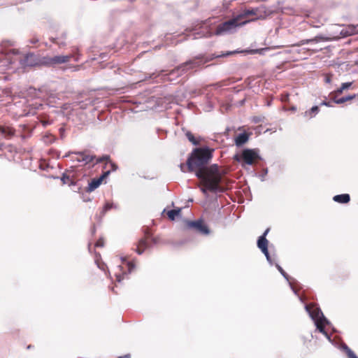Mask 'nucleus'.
<instances>
[{
  "label": "nucleus",
  "mask_w": 358,
  "mask_h": 358,
  "mask_svg": "<svg viewBox=\"0 0 358 358\" xmlns=\"http://www.w3.org/2000/svg\"><path fill=\"white\" fill-rule=\"evenodd\" d=\"M213 151L208 147L194 148L187 159L189 172L194 171L203 186L210 192L219 189L224 174L217 164L206 166L213 157Z\"/></svg>",
  "instance_id": "1"
},
{
  "label": "nucleus",
  "mask_w": 358,
  "mask_h": 358,
  "mask_svg": "<svg viewBox=\"0 0 358 358\" xmlns=\"http://www.w3.org/2000/svg\"><path fill=\"white\" fill-rule=\"evenodd\" d=\"M185 136L193 145H199L200 141L196 139L191 131H187L185 133Z\"/></svg>",
  "instance_id": "20"
},
{
  "label": "nucleus",
  "mask_w": 358,
  "mask_h": 358,
  "mask_svg": "<svg viewBox=\"0 0 358 358\" xmlns=\"http://www.w3.org/2000/svg\"><path fill=\"white\" fill-rule=\"evenodd\" d=\"M348 356H349V358H358V357L355 353H353L352 352H350L348 354Z\"/></svg>",
  "instance_id": "32"
},
{
  "label": "nucleus",
  "mask_w": 358,
  "mask_h": 358,
  "mask_svg": "<svg viewBox=\"0 0 358 358\" xmlns=\"http://www.w3.org/2000/svg\"><path fill=\"white\" fill-rule=\"evenodd\" d=\"M207 62V60L204 59L203 56L199 55L193 58L192 59L183 63L180 65L177 68L174 69L171 71V73H174L177 72H184L187 71L188 69H193L196 67L201 66Z\"/></svg>",
  "instance_id": "5"
},
{
  "label": "nucleus",
  "mask_w": 358,
  "mask_h": 358,
  "mask_svg": "<svg viewBox=\"0 0 358 358\" xmlns=\"http://www.w3.org/2000/svg\"><path fill=\"white\" fill-rule=\"evenodd\" d=\"M62 180L64 184H67L68 185L71 186L75 184L74 180L68 175L64 173L62 178Z\"/></svg>",
  "instance_id": "22"
},
{
  "label": "nucleus",
  "mask_w": 358,
  "mask_h": 358,
  "mask_svg": "<svg viewBox=\"0 0 358 358\" xmlns=\"http://www.w3.org/2000/svg\"><path fill=\"white\" fill-rule=\"evenodd\" d=\"M180 169L182 172H187V171H188V169H187V163L186 164H180Z\"/></svg>",
  "instance_id": "31"
},
{
  "label": "nucleus",
  "mask_w": 358,
  "mask_h": 358,
  "mask_svg": "<svg viewBox=\"0 0 358 358\" xmlns=\"http://www.w3.org/2000/svg\"><path fill=\"white\" fill-rule=\"evenodd\" d=\"M317 329L322 333L326 334L324 331V322L323 319H319L316 321Z\"/></svg>",
  "instance_id": "23"
},
{
  "label": "nucleus",
  "mask_w": 358,
  "mask_h": 358,
  "mask_svg": "<svg viewBox=\"0 0 358 358\" xmlns=\"http://www.w3.org/2000/svg\"><path fill=\"white\" fill-rule=\"evenodd\" d=\"M0 133L6 138H11L15 134V130L9 126H0Z\"/></svg>",
  "instance_id": "14"
},
{
  "label": "nucleus",
  "mask_w": 358,
  "mask_h": 358,
  "mask_svg": "<svg viewBox=\"0 0 358 358\" xmlns=\"http://www.w3.org/2000/svg\"><path fill=\"white\" fill-rule=\"evenodd\" d=\"M320 111L319 107L315 106L312 107L310 110H306L303 113V116L306 119H311L314 117Z\"/></svg>",
  "instance_id": "15"
},
{
  "label": "nucleus",
  "mask_w": 358,
  "mask_h": 358,
  "mask_svg": "<svg viewBox=\"0 0 358 358\" xmlns=\"http://www.w3.org/2000/svg\"><path fill=\"white\" fill-rule=\"evenodd\" d=\"M257 15V10L255 9H248L245 10L243 13L240 14L239 15H242V20L244 18L250 16V15Z\"/></svg>",
  "instance_id": "21"
},
{
  "label": "nucleus",
  "mask_w": 358,
  "mask_h": 358,
  "mask_svg": "<svg viewBox=\"0 0 358 358\" xmlns=\"http://www.w3.org/2000/svg\"><path fill=\"white\" fill-rule=\"evenodd\" d=\"M115 207L113 203L107 202L103 207L102 214L104 215L107 211Z\"/></svg>",
  "instance_id": "25"
},
{
  "label": "nucleus",
  "mask_w": 358,
  "mask_h": 358,
  "mask_svg": "<svg viewBox=\"0 0 358 358\" xmlns=\"http://www.w3.org/2000/svg\"><path fill=\"white\" fill-rule=\"evenodd\" d=\"M59 38H53V37H52V38H50V40L52 43H55V44H57V41H58V40H59Z\"/></svg>",
  "instance_id": "33"
},
{
  "label": "nucleus",
  "mask_w": 358,
  "mask_h": 358,
  "mask_svg": "<svg viewBox=\"0 0 358 358\" xmlns=\"http://www.w3.org/2000/svg\"><path fill=\"white\" fill-rule=\"evenodd\" d=\"M152 235V232L150 228L148 227H143V236L135 244L136 248L134 250L138 255L143 254L150 247Z\"/></svg>",
  "instance_id": "6"
},
{
  "label": "nucleus",
  "mask_w": 358,
  "mask_h": 358,
  "mask_svg": "<svg viewBox=\"0 0 358 358\" xmlns=\"http://www.w3.org/2000/svg\"><path fill=\"white\" fill-rule=\"evenodd\" d=\"M150 241H152V243L153 244H158L160 243V238L159 236H155V237H151L150 238Z\"/></svg>",
  "instance_id": "29"
},
{
  "label": "nucleus",
  "mask_w": 358,
  "mask_h": 358,
  "mask_svg": "<svg viewBox=\"0 0 358 358\" xmlns=\"http://www.w3.org/2000/svg\"><path fill=\"white\" fill-rule=\"evenodd\" d=\"M343 91H344V90H343V87L341 86V87H340V88H338V89L336 91V92L337 94H342V93H343Z\"/></svg>",
  "instance_id": "34"
},
{
  "label": "nucleus",
  "mask_w": 358,
  "mask_h": 358,
  "mask_svg": "<svg viewBox=\"0 0 358 358\" xmlns=\"http://www.w3.org/2000/svg\"><path fill=\"white\" fill-rule=\"evenodd\" d=\"M268 240L264 238V236H259L257 241V246L261 250V251L264 253V255L266 256V259L270 262L272 263L271 257L268 253Z\"/></svg>",
  "instance_id": "11"
},
{
  "label": "nucleus",
  "mask_w": 358,
  "mask_h": 358,
  "mask_svg": "<svg viewBox=\"0 0 358 358\" xmlns=\"http://www.w3.org/2000/svg\"><path fill=\"white\" fill-rule=\"evenodd\" d=\"M187 226L190 228H194L196 231L201 234L208 235L210 234L208 227L202 220L189 222L187 223Z\"/></svg>",
  "instance_id": "10"
},
{
  "label": "nucleus",
  "mask_w": 358,
  "mask_h": 358,
  "mask_svg": "<svg viewBox=\"0 0 358 358\" xmlns=\"http://www.w3.org/2000/svg\"><path fill=\"white\" fill-rule=\"evenodd\" d=\"M65 38H66V34H63L58 40L57 45H58L59 47L65 46L66 45V42L64 41Z\"/></svg>",
  "instance_id": "26"
},
{
  "label": "nucleus",
  "mask_w": 358,
  "mask_h": 358,
  "mask_svg": "<svg viewBox=\"0 0 358 358\" xmlns=\"http://www.w3.org/2000/svg\"><path fill=\"white\" fill-rule=\"evenodd\" d=\"M321 105L322 106H331L330 103L329 102H327V101H323L321 103Z\"/></svg>",
  "instance_id": "35"
},
{
  "label": "nucleus",
  "mask_w": 358,
  "mask_h": 358,
  "mask_svg": "<svg viewBox=\"0 0 358 358\" xmlns=\"http://www.w3.org/2000/svg\"><path fill=\"white\" fill-rule=\"evenodd\" d=\"M309 308H310V307H309V306H306V309H307L308 310H309Z\"/></svg>",
  "instance_id": "38"
},
{
  "label": "nucleus",
  "mask_w": 358,
  "mask_h": 358,
  "mask_svg": "<svg viewBox=\"0 0 358 358\" xmlns=\"http://www.w3.org/2000/svg\"><path fill=\"white\" fill-rule=\"evenodd\" d=\"M29 44L32 45V47H37L39 43V38L37 35L34 34L31 38L29 40Z\"/></svg>",
  "instance_id": "24"
},
{
  "label": "nucleus",
  "mask_w": 358,
  "mask_h": 358,
  "mask_svg": "<svg viewBox=\"0 0 358 358\" xmlns=\"http://www.w3.org/2000/svg\"><path fill=\"white\" fill-rule=\"evenodd\" d=\"M250 135V134L245 131L238 134L234 138L235 145L240 147L245 144L249 140Z\"/></svg>",
  "instance_id": "12"
},
{
  "label": "nucleus",
  "mask_w": 358,
  "mask_h": 358,
  "mask_svg": "<svg viewBox=\"0 0 358 358\" xmlns=\"http://www.w3.org/2000/svg\"><path fill=\"white\" fill-rule=\"evenodd\" d=\"M322 39H323V38L322 36H316L313 38L302 40L296 45L300 46V45L308 44L310 43H317Z\"/></svg>",
  "instance_id": "19"
},
{
  "label": "nucleus",
  "mask_w": 358,
  "mask_h": 358,
  "mask_svg": "<svg viewBox=\"0 0 358 358\" xmlns=\"http://www.w3.org/2000/svg\"><path fill=\"white\" fill-rule=\"evenodd\" d=\"M333 199L340 203H347L350 201V196L348 194H343L334 196Z\"/></svg>",
  "instance_id": "16"
},
{
  "label": "nucleus",
  "mask_w": 358,
  "mask_h": 358,
  "mask_svg": "<svg viewBox=\"0 0 358 358\" xmlns=\"http://www.w3.org/2000/svg\"><path fill=\"white\" fill-rule=\"evenodd\" d=\"M75 60H76V61H78V57H76L75 58Z\"/></svg>",
  "instance_id": "39"
},
{
  "label": "nucleus",
  "mask_w": 358,
  "mask_h": 358,
  "mask_svg": "<svg viewBox=\"0 0 358 358\" xmlns=\"http://www.w3.org/2000/svg\"><path fill=\"white\" fill-rule=\"evenodd\" d=\"M134 268L135 265L133 262L123 261L122 264L120 266V272L115 273L116 280L120 282L126 275L131 273Z\"/></svg>",
  "instance_id": "8"
},
{
  "label": "nucleus",
  "mask_w": 358,
  "mask_h": 358,
  "mask_svg": "<svg viewBox=\"0 0 358 358\" xmlns=\"http://www.w3.org/2000/svg\"><path fill=\"white\" fill-rule=\"evenodd\" d=\"M103 246H104V239L103 238H99L95 243V247H103Z\"/></svg>",
  "instance_id": "27"
},
{
  "label": "nucleus",
  "mask_w": 358,
  "mask_h": 358,
  "mask_svg": "<svg viewBox=\"0 0 358 358\" xmlns=\"http://www.w3.org/2000/svg\"><path fill=\"white\" fill-rule=\"evenodd\" d=\"M247 22H248V20L242 21V15H237L228 21L220 24L216 28L215 34L219 36L230 33L238 27L244 25Z\"/></svg>",
  "instance_id": "3"
},
{
  "label": "nucleus",
  "mask_w": 358,
  "mask_h": 358,
  "mask_svg": "<svg viewBox=\"0 0 358 358\" xmlns=\"http://www.w3.org/2000/svg\"><path fill=\"white\" fill-rule=\"evenodd\" d=\"M355 97H356V94H353V95H349V96H345V97H342V98H340V99L334 98L333 101H334V103H336L337 104H341V103H344L345 101L352 100Z\"/></svg>",
  "instance_id": "18"
},
{
  "label": "nucleus",
  "mask_w": 358,
  "mask_h": 358,
  "mask_svg": "<svg viewBox=\"0 0 358 358\" xmlns=\"http://www.w3.org/2000/svg\"><path fill=\"white\" fill-rule=\"evenodd\" d=\"M22 64L27 66H34L39 64V63L36 61V56L32 53L27 54L24 57Z\"/></svg>",
  "instance_id": "13"
},
{
  "label": "nucleus",
  "mask_w": 358,
  "mask_h": 358,
  "mask_svg": "<svg viewBox=\"0 0 358 358\" xmlns=\"http://www.w3.org/2000/svg\"><path fill=\"white\" fill-rule=\"evenodd\" d=\"M118 358H131V355L129 354H127L123 356H120Z\"/></svg>",
  "instance_id": "37"
},
{
  "label": "nucleus",
  "mask_w": 358,
  "mask_h": 358,
  "mask_svg": "<svg viewBox=\"0 0 358 358\" xmlns=\"http://www.w3.org/2000/svg\"><path fill=\"white\" fill-rule=\"evenodd\" d=\"M270 229L268 228L265 230V231L264 232V234L261 236H264V238H266V235L268 234V231H269Z\"/></svg>",
  "instance_id": "36"
},
{
  "label": "nucleus",
  "mask_w": 358,
  "mask_h": 358,
  "mask_svg": "<svg viewBox=\"0 0 358 358\" xmlns=\"http://www.w3.org/2000/svg\"><path fill=\"white\" fill-rule=\"evenodd\" d=\"M73 57V55L44 57L41 64L45 66L65 64L69 62Z\"/></svg>",
  "instance_id": "7"
},
{
  "label": "nucleus",
  "mask_w": 358,
  "mask_h": 358,
  "mask_svg": "<svg viewBox=\"0 0 358 358\" xmlns=\"http://www.w3.org/2000/svg\"><path fill=\"white\" fill-rule=\"evenodd\" d=\"M352 83L351 82H349V83H344L341 85V87H343V89L345 90H347L350 87H351Z\"/></svg>",
  "instance_id": "30"
},
{
  "label": "nucleus",
  "mask_w": 358,
  "mask_h": 358,
  "mask_svg": "<svg viewBox=\"0 0 358 358\" xmlns=\"http://www.w3.org/2000/svg\"><path fill=\"white\" fill-rule=\"evenodd\" d=\"M181 213V208L173 209L167 211L166 215L169 220H174L176 217L179 216Z\"/></svg>",
  "instance_id": "17"
},
{
  "label": "nucleus",
  "mask_w": 358,
  "mask_h": 358,
  "mask_svg": "<svg viewBox=\"0 0 358 358\" xmlns=\"http://www.w3.org/2000/svg\"><path fill=\"white\" fill-rule=\"evenodd\" d=\"M103 162H106L104 168L106 169L108 166L109 169L104 171L99 178H94L92 180L87 187L88 192H92L96 189L102 183V181L108 177L111 171H113L117 169V165L110 160V157L108 155H104L101 157L96 159V164Z\"/></svg>",
  "instance_id": "2"
},
{
  "label": "nucleus",
  "mask_w": 358,
  "mask_h": 358,
  "mask_svg": "<svg viewBox=\"0 0 358 358\" xmlns=\"http://www.w3.org/2000/svg\"><path fill=\"white\" fill-rule=\"evenodd\" d=\"M66 156L71 157L72 162L82 163L84 165L92 162L96 159V156L92 155L87 150L82 152L70 151Z\"/></svg>",
  "instance_id": "4"
},
{
  "label": "nucleus",
  "mask_w": 358,
  "mask_h": 358,
  "mask_svg": "<svg viewBox=\"0 0 358 358\" xmlns=\"http://www.w3.org/2000/svg\"><path fill=\"white\" fill-rule=\"evenodd\" d=\"M241 159L247 164L252 165L256 162L259 159L258 153L252 149H245L241 154Z\"/></svg>",
  "instance_id": "9"
},
{
  "label": "nucleus",
  "mask_w": 358,
  "mask_h": 358,
  "mask_svg": "<svg viewBox=\"0 0 358 358\" xmlns=\"http://www.w3.org/2000/svg\"><path fill=\"white\" fill-rule=\"evenodd\" d=\"M276 267L278 268V270L280 272V273L285 278H287L288 277V275L287 274V273L282 268V267L280 266H279L278 264H276Z\"/></svg>",
  "instance_id": "28"
}]
</instances>
